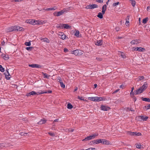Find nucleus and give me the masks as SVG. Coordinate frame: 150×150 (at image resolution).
I'll list each match as a JSON object with an SVG mask.
<instances>
[{
    "mask_svg": "<svg viewBox=\"0 0 150 150\" xmlns=\"http://www.w3.org/2000/svg\"><path fill=\"white\" fill-rule=\"evenodd\" d=\"M101 141H102L101 143L103 144L108 145L110 144L109 141L105 139H101Z\"/></svg>",
    "mask_w": 150,
    "mask_h": 150,
    "instance_id": "obj_10",
    "label": "nucleus"
},
{
    "mask_svg": "<svg viewBox=\"0 0 150 150\" xmlns=\"http://www.w3.org/2000/svg\"><path fill=\"white\" fill-rule=\"evenodd\" d=\"M141 42V41L139 39H136L133 40L131 42V44L132 45H137Z\"/></svg>",
    "mask_w": 150,
    "mask_h": 150,
    "instance_id": "obj_7",
    "label": "nucleus"
},
{
    "mask_svg": "<svg viewBox=\"0 0 150 150\" xmlns=\"http://www.w3.org/2000/svg\"><path fill=\"white\" fill-rule=\"evenodd\" d=\"M135 136H139L142 135L141 133L139 132H135Z\"/></svg>",
    "mask_w": 150,
    "mask_h": 150,
    "instance_id": "obj_51",
    "label": "nucleus"
},
{
    "mask_svg": "<svg viewBox=\"0 0 150 150\" xmlns=\"http://www.w3.org/2000/svg\"><path fill=\"white\" fill-rule=\"evenodd\" d=\"M120 3L119 2L114 3L113 4L112 6L113 7L116 6L117 5H118Z\"/></svg>",
    "mask_w": 150,
    "mask_h": 150,
    "instance_id": "obj_41",
    "label": "nucleus"
},
{
    "mask_svg": "<svg viewBox=\"0 0 150 150\" xmlns=\"http://www.w3.org/2000/svg\"><path fill=\"white\" fill-rule=\"evenodd\" d=\"M71 53L74 54L76 56L81 55L83 54V52L82 51L78 50H75L72 51Z\"/></svg>",
    "mask_w": 150,
    "mask_h": 150,
    "instance_id": "obj_3",
    "label": "nucleus"
},
{
    "mask_svg": "<svg viewBox=\"0 0 150 150\" xmlns=\"http://www.w3.org/2000/svg\"><path fill=\"white\" fill-rule=\"evenodd\" d=\"M0 71L2 72H3L4 71V68H3L1 65H0Z\"/></svg>",
    "mask_w": 150,
    "mask_h": 150,
    "instance_id": "obj_47",
    "label": "nucleus"
},
{
    "mask_svg": "<svg viewBox=\"0 0 150 150\" xmlns=\"http://www.w3.org/2000/svg\"><path fill=\"white\" fill-rule=\"evenodd\" d=\"M46 121L44 118L42 119L38 122V124L39 125H42L45 123Z\"/></svg>",
    "mask_w": 150,
    "mask_h": 150,
    "instance_id": "obj_15",
    "label": "nucleus"
},
{
    "mask_svg": "<svg viewBox=\"0 0 150 150\" xmlns=\"http://www.w3.org/2000/svg\"><path fill=\"white\" fill-rule=\"evenodd\" d=\"M93 139V138L92 136L91 135V136H88L86 137L84 139L82 140V141H88V140L92 139Z\"/></svg>",
    "mask_w": 150,
    "mask_h": 150,
    "instance_id": "obj_16",
    "label": "nucleus"
},
{
    "mask_svg": "<svg viewBox=\"0 0 150 150\" xmlns=\"http://www.w3.org/2000/svg\"><path fill=\"white\" fill-rule=\"evenodd\" d=\"M142 100L143 101L146 102H150V99L148 98H143Z\"/></svg>",
    "mask_w": 150,
    "mask_h": 150,
    "instance_id": "obj_32",
    "label": "nucleus"
},
{
    "mask_svg": "<svg viewBox=\"0 0 150 150\" xmlns=\"http://www.w3.org/2000/svg\"><path fill=\"white\" fill-rule=\"evenodd\" d=\"M65 12H66V10L64 9L60 11L54 12L53 14L54 16H58L62 15Z\"/></svg>",
    "mask_w": 150,
    "mask_h": 150,
    "instance_id": "obj_4",
    "label": "nucleus"
},
{
    "mask_svg": "<svg viewBox=\"0 0 150 150\" xmlns=\"http://www.w3.org/2000/svg\"><path fill=\"white\" fill-rule=\"evenodd\" d=\"M12 2H18L19 0H12Z\"/></svg>",
    "mask_w": 150,
    "mask_h": 150,
    "instance_id": "obj_62",
    "label": "nucleus"
},
{
    "mask_svg": "<svg viewBox=\"0 0 150 150\" xmlns=\"http://www.w3.org/2000/svg\"><path fill=\"white\" fill-rule=\"evenodd\" d=\"M73 108V106L70 103L68 104L67 105V108L69 109H71Z\"/></svg>",
    "mask_w": 150,
    "mask_h": 150,
    "instance_id": "obj_35",
    "label": "nucleus"
},
{
    "mask_svg": "<svg viewBox=\"0 0 150 150\" xmlns=\"http://www.w3.org/2000/svg\"><path fill=\"white\" fill-rule=\"evenodd\" d=\"M88 99L91 101H96V97H89Z\"/></svg>",
    "mask_w": 150,
    "mask_h": 150,
    "instance_id": "obj_22",
    "label": "nucleus"
},
{
    "mask_svg": "<svg viewBox=\"0 0 150 150\" xmlns=\"http://www.w3.org/2000/svg\"><path fill=\"white\" fill-rule=\"evenodd\" d=\"M134 87H132V89H131V92L130 93V94H131L132 93H133V91L134 90Z\"/></svg>",
    "mask_w": 150,
    "mask_h": 150,
    "instance_id": "obj_59",
    "label": "nucleus"
},
{
    "mask_svg": "<svg viewBox=\"0 0 150 150\" xmlns=\"http://www.w3.org/2000/svg\"><path fill=\"white\" fill-rule=\"evenodd\" d=\"M71 28V26H70L68 24H64V28H65L66 29H69V28Z\"/></svg>",
    "mask_w": 150,
    "mask_h": 150,
    "instance_id": "obj_31",
    "label": "nucleus"
},
{
    "mask_svg": "<svg viewBox=\"0 0 150 150\" xmlns=\"http://www.w3.org/2000/svg\"><path fill=\"white\" fill-rule=\"evenodd\" d=\"M138 49H139V47H138L134 48V50L135 51H138Z\"/></svg>",
    "mask_w": 150,
    "mask_h": 150,
    "instance_id": "obj_56",
    "label": "nucleus"
},
{
    "mask_svg": "<svg viewBox=\"0 0 150 150\" xmlns=\"http://www.w3.org/2000/svg\"><path fill=\"white\" fill-rule=\"evenodd\" d=\"M56 9V8H47L46 9V10L47 11L54 10H55Z\"/></svg>",
    "mask_w": 150,
    "mask_h": 150,
    "instance_id": "obj_43",
    "label": "nucleus"
},
{
    "mask_svg": "<svg viewBox=\"0 0 150 150\" xmlns=\"http://www.w3.org/2000/svg\"><path fill=\"white\" fill-rule=\"evenodd\" d=\"M8 145L4 143H2L0 144V148H2L4 147H8Z\"/></svg>",
    "mask_w": 150,
    "mask_h": 150,
    "instance_id": "obj_19",
    "label": "nucleus"
},
{
    "mask_svg": "<svg viewBox=\"0 0 150 150\" xmlns=\"http://www.w3.org/2000/svg\"><path fill=\"white\" fill-rule=\"evenodd\" d=\"M29 66L33 68H40L42 66L40 65L36 64H32L29 65Z\"/></svg>",
    "mask_w": 150,
    "mask_h": 150,
    "instance_id": "obj_9",
    "label": "nucleus"
},
{
    "mask_svg": "<svg viewBox=\"0 0 150 150\" xmlns=\"http://www.w3.org/2000/svg\"><path fill=\"white\" fill-rule=\"evenodd\" d=\"M96 59L98 61H100L102 60V59L99 57H97L96 58Z\"/></svg>",
    "mask_w": 150,
    "mask_h": 150,
    "instance_id": "obj_53",
    "label": "nucleus"
},
{
    "mask_svg": "<svg viewBox=\"0 0 150 150\" xmlns=\"http://www.w3.org/2000/svg\"><path fill=\"white\" fill-rule=\"evenodd\" d=\"M74 35L77 37H79V32L78 30H76Z\"/></svg>",
    "mask_w": 150,
    "mask_h": 150,
    "instance_id": "obj_21",
    "label": "nucleus"
},
{
    "mask_svg": "<svg viewBox=\"0 0 150 150\" xmlns=\"http://www.w3.org/2000/svg\"><path fill=\"white\" fill-rule=\"evenodd\" d=\"M103 14L102 13L99 12L98 14L97 17L100 19H102L103 18Z\"/></svg>",
    "mask_w": 150,
    "mask_h": 150,
    "instance_id": "obj_24",
    "label": "nucleus"
},
{
    "mask_svg": "<svg viewBox=\"0 0 150 150\" xmlns=\"http://www.w3.org/2000/svg\"><path fill=\"white\" fill-rule=\"evenodd\" d=\"M144 79V76H139L136 79L137 80V81H139Z\"/></svg>",
    "mask_w": 150,
    "mask_h": 150,
    "instance_id": "obj_20",
    "label": "nucleus"
},
{
    "mask_svg": "<svg viewBox=\"0 0 150 150\" xmlns=\"http://www.w3.org/2000/svg\"><path fill=\"white\" fill-rule=\"evenodd\" d=\"M18 27L16 26H13L9 27L6 29V31L7 32H11L12 31H18Z\"/></svg>",
    "mask_w": 150,
    "mask_h": 150,
    "instance_id": "obj_2",
    "label": "nucleus"
},
{
    "mask_svg": "<svg viewBox=\"0 0 150 150\" xmlns=\"http://www.w3.org/2000/svg\"><path fill=\"white\" fill-rule=\"evenodd\" d=\"M148 84L146 82H144V84L137 90L134 91V94L137 95L142 93L146 89Z\"/></svg>",
    "mask_w": 150,
    "mask_h": 150,
    "instance_id": "obj_1",
    "label": "nucleus"
},
{
    "mask_svg": "<svg viewBox=\"0 0 150 150\" xmlns=\"http://www.w3.org/2000/svg\"><path fill=\"white\" fill-rule=\"evenodd\" d=\"M46 9L43 8V9H42V10H39L40 11H46Z\"/></svg>",
    "mask_w": 150,
    "mask_h": 150,
    "instance_id": "obj_63",
    "label": "nucleus"
},
{
    "mask_svg": "<svg viewBox=\"0 0 150 150\" xmlns=\"http://www.w3.org/2000/svg\"><path fill=\"white\" fill-rule=\"evenodd\" d=\"M24 29L23 28L21 27H19V31H23Z\"/></svg>",
    "mask_w": 150,
    "mask_h": 150,
    "instance_id": "obj_58",
    "label": "nucleus"
},
{
    "mask_svg": "<svg viewBox=\"0 0 150 150\" xmlns=\"http://www.w3.org/2000/svg\"><path fill=\"white\" fill-rule=\"evenodd\" d=\"M37 95V93L35 91H32L29 93H27L26 96H29L31 95L34 96Z\"/></svg>",
    "mask_w": 150,
    "mask_h": 150,
    "instance_id": "obj_11",
    "label": "nucleus"
},
{
    "mask_svg": "<svg viewBox=\"0 0 150 150\" xmlns=\"http://www.w3.org/2000/svg\"><path fill=\"white\" fill-rule=\"evenodd\" d=\"M2 57L5 60H7L8 59L9 57L7 55H6L5 54H3L2 55Z\"/></svg>",
    "mask_w": 150,
    "mask_h": 150,
    "instance_id": "obj_29",
    "label": "nucleus"
},
{
    "mask_svg": "<svg viewBox=\"0 0 150 150\" xmlns=\"http://www.w3.org/2000/svg\"><path fill=\"white\" fill-rule=\"evenodd\" d=\"M57 34L59 36H60L59 38L63 40H64L66 38V36L63 32H59Z\"/></svg>",
    "mask_w": 150,
    "mask_h": 150,
    "instance_id": "obj_6",
    "label": "nucleus"
},
{
    "mask_svg": "<svg viewBox=\"0 0 150 150\" xmlns=\"http://www.w3.org/2000/svg\"><path fill=\"white\" fill-rule=\"evenodd\" d=\"M142 120H143L144 121H145L147 120V119L148 118V117L147 116H142Z\"/></svg>",
    "mask_w": 150,
    "mask_h": 150,
    "instance_id": "obj_30",
    "label": "nucleus"
},
{
    "mask_svg": "<svg viewBox=\"0 0 150 150\" xmlns=\"http://www.w3.org/2000/svg\"><path fill=\"white\" fill-rule=\"evenodd\" d=\"M43 77L44 78H46L47 79L49 78L50 76L48 75L47 74L43 73Z\"/></svg>",
    "mask_w": 150,
    "mask_h": 150,
    "instance_id": "obj_26",
    "label": "nucleus"
},
{
    "mask_svg": "<svg viewBox=\"0 0 150 150\" xmlns=\"http://www.w3.org/2000/svg\"><path fill=\"white\" fill-rule=\"evenodd\" d=\"M145 51V49L141 47H139L138 51L139 52H144Z\"/></svg>",
    "mask_w": 150,
    "mask_h": 150,
    "instance_id": "obj_34",
    "label": "nucleus"
},
{
    "mask_svg": "<svg viewBox=\"0 0 150 150\" xmlns=\"http://www.w3.org/2000/svg\"><path fill=\"white\" fill-rule=\"evenodd\" d=\"M88 150H95V148H94L90 147L88 148Z\"/></svg>",
    "mask_w": 150,
    "mask_h": 150,
    "instance_id": "obj_57",
    "label": "nucleus"
},
{
    "mask_svg": "<svg viewBox=\"0 0 150 150\" xmlns=\"http://www.w3.org/2000/svg\"><path fill=\"white\" fill-rule=\"evenodd\" d=\"M101 108L102 110L104 111H107L108 110L110 109V108L106 105H102L101 106Z\"/></svg>",
    "mask_w": 150,
    "mask_h": 150,
    "instance_id": "obj_8",
    "label": "nucleus"
},
{
    "mask_svg": "<svg viewBox=\"0 0 150 150\" xmlns=\"http://www.w3.org/2000/svg\"><path fill=\"white\" fill-rule=\"evenodd\" d=\"M150 7L149 6H148L147 7V11H149L150 9Z\"/></svg>",
    "mask_w": 150,
    "mask_h": 150,
    "instance_id": "obj_64",
    "label": "nucleus"
},
{
    "mask_svg": "<svg viewBox=\"0 0 150 150\" xmlns=\"http://www.w3.org/2000/svg\"><path fill=\"white\" fill-rule=\"evenodd\" d=\"M102 40H98L95 42V45L98 46H100L102 45Z\"/></svg>",
    "mask_w": 150,
    "mask_h": 150,
    "instance_id": "obj_18",
    "label": "nucleus"
},
{
    "mask_svg": "<svg viewBox=\"0 0 150 150\" xmlns=\"http://www.w3.org/2000/svg\"><path fill=\"white\" fill-rule=\"evenodd\" d=\"M68 50L67 48H65L64 49V51L65 52H68Z\"/></svg>",
    "mask_w": 150,
    "mask_h": 150,
    "instance_id": "obj_61",
    "label": "nucleus"
},
{
    "mask_svg": "<svg viewBox=\"0 0 150 150\" xmlns=\"http://www.w3.org/2000/svg\"><path fill=\"white\" fill-rule=\"evenodd\" d=\"M136 147L138 149H141L142 146L140 144H136Z\"/></svg>",
    "mask_w": 150,
    "mask_h": 150,
    "instance_id": "obj_39",
    "label": "nucleus"
},
{
    "mask_svg": "<svg viewBox=\"0 0 150 150\" xmlns=\"http://www.w3.org/2000/svg\"><path fill=\"white\" fill-rule=\"evenodd\" d=\"M129 21H126L125 24L127 26L129 25Z\"/></svg>",
    "mask_w": 150,
    "mask_h": 150,
    "instance_id": "obj_54",
    "label": "nucleus"
},
{
    "mask_svg": "<svg viewBox=\"0 0 150 150\" xmlns=\"http://www.w3.org/2000/svg\"><path fill=\"white\" fill-rule=\"evenodd\" d=\"M25 45L27 46H30L31 45L30 42H26L25 43Z\"/></svg>",
    "mask_w": 150,
    "mask_h": 150,
    "instance_id": "obj_46",
    "label": "nucleus"
},
{
    "mask_svg": "<svg viewBox=\"0 0 150 150\" xmlns=\"http://www.w3.org/2000/svg\"><path fill=\"white\" fill-rule=\"evenodd\" d=\"M78 98L81 100H84V99L82 97H80V96H78Z\"/></svg>",
    "mask_w": 150,
    "mask_h": 150,
    "instance_id": "obj_52",
    "label": "nucleus"
},
{
    "mask_svg": "<svg viewBox=\"0 0 150 150\" xmlns=\"http://www.w3.org/2000/svg\"><path fill=\"white\" fill-rule=\"evenodd\" d=\"M4 74H5L6 79L8 80H9L10 79L11 75L8 72V71H6L5 73Z\"/></svg>",
    "mask_w": 150,
    "mask_h": 150,
    "instance_id": "obj_14",
    "label": "nucleus"
},
{
    "mask_svg": "<svg viewBox=\"0 0 150 150\" xmlns=\"http://www.w3.org/2000/svg\"><path fill=\"white\" fill-rule=\"evenodd\" d=\"M119 54L123 58H125L126 57V55L123 52H120Z\"/></svg>",
    "mask_w": 150,
    "mask_h": 150,
    "instance_id": "obj_25",
    "label": "nucleus"
},
{
    "mask_svg": "<svg viewBox=\"0 0 150 150\" xmlns=\"http://www.w3.org/2000/svg\"><path fill=\"white\" fill-rule=\"evenodd\" d=\"M142 116H138L136 117V119L138 121H142Z\"/></svg>",
    "mask_w": 150,
    "mask_h": 150,
    "instance_id": "obj_36",
    "label": "nucleus"
},
{
    "mask_svg": "<svg viewBox=\"0 0 150 150\" xmlns=\"http://www.w3.org/2000/svg\"><path fill=\"white\" fill-rule=\"evenodd\" d=\"M148 18H146L144 19L142 21V23L144 24H145L147 23V21L148 20Z\"/></svg>",
    "mask_w": 150,
    "mask_h": 150,
    "instance_id": "obj_38",
    "label": "nucleus"
},
{
    "mask_svg": "<svg viewBox=\"0 0 150 150\" xmlns=\"http://www.w3.org/2000/svg\"><path fill=\"white\" fill-rule=\"evenodd\" d=\"M96 101L97 102H99L105 100V99L104 97L96 96Z\"/></svg>",
    "mask_w": 150,
    "mask_h": 150,
    "instance_id": "obj_13",
    "label": "nucleus"
},
{
    "mask_svg": "<svg viewBox=\"0 0 150 150\" xmlns=\"http://www.w3.org/2000/svg\"><path fill=\"white\" fill-rule=\"evenodd\" d=\"M96 1L99 3H102L103 2V1L102 0H97Z\"/></svg>",
    "mask_w": 150,
    "mask_h": 150,
    "instance_id": "obj_55",
    "label": "nucleus"
},
{
    "mask_svg": "<svg viewBox=\"0 0 150 150\" xmlns=\"http://www.w3.org/2000/svg\"><path fill=\"white\" fill-rule=\"evenodd\" d=\"M37 93V95H39L40 94H42L44 93H46L47 92H45L42 91L40 90Z\"/></svg>",
    "mask_w": 150,
    "mask_h": 150,
    "instance_id": "obj_33",
    "label": "nucleus"
},
{
    "mask_svg": "<svg viewBox=\"0 0 150 150\" xmlns=\"http://www.w3.org/2000/svg\"><path fill=\"white\" fill-rule=\"evenodd\" d=\"M23 134L25 136H29V134L27 133H24V134Z\"/></svg>",
    "mask_w": 150,
    "mask_h": 150,
    "instance_id": "obj_60",
    "label": "nucleus"
},
{
    "mask_svg": "<svg viewBox=\"0 0 150 150\" xmlns=\"http://www.w3.org/2000/svg\"><path fill=\"white\" fill-rule=\"evenodd\" d=\"M98 7V6L96 4H90L87 6L85 8L87 9H92L94 8H96Z\"/></svg>",
    "mask_w": 150,
    "mask_h": 150,
    "instance_id": "obj_5",
    "label": "nucleus"
},
{
    "mask_svg": "<svg viewBox=\"0 0 150 150\" xmlns=\"http://www.w3.org/2000/svg\"><path fill=\"white\" fill-rule=\"evenodd\" d=\"M26 22L28 23H29L33 25V20H27L26 21Z\"/></svg>",
    "mask_w": 150,
    "mask_h": 150,
    "instance_id": "obj_37",
    "label": "nucleus"
},
{
    "mask_svg": "<svg viewBox=\"0 0 150 150\" xmlns=\"http://www.w3.org/2000/svg\"><path fill=\"white\" fill-rule=\"evenodd\" d=\"M98 135V133H95L91 135L93 138H94L96 137Z\"/></svg>",
    "mask_w": 150,
    "mask_h": 150,
    "instance_id": "obj_44",
    "label": "nucleus"
},
{
    "mask_svg": "<svg viewBox=\"0 0 150 150\" xmlns=\"http://www.w3.org/2000/svg\"><path fill=\"white\" fill-rule=\"evenodd\" d=\"M64 26V24L61 23L59 24V28L60 29H63Z\"/></svg>",
    "mask_w": 150,
    "mask_h": 150,
    "instance_id": "obj_40",
    "label": "nucleus"
},
{
    "mask_svg": "<svg viewBox=\"0 0 150 150\" xmlns=\"http://www.w3.org/2000/svg\"><path fill=\"white\" fill-rule=\"evenodd\" d=\"M60 85L61 87L63 88H65V85L64 84L63 82L60 83Z\"/></svg>",
    "mask_w": 150,
    "mask_h": 150,
    "instance_id": "obj_49",
    "label": "nucleus"
},
{
    "mask_svg": "<svg viewBox=\"0 0 150 150\" xmlns=\"http://www.w3.org/2000/svg\"><path fill=\"white\" fill-rule=\"evenodd\" d=\"M127 133L131 136H135V132L128 131Z\"/></svg>",
    "mask_w": 150,
    "mask_h": 150,
    "instance_id": "obj_23",
    "label": "nucleus"
},
{
    "mask_svg": "<svg viewBox=\"0 0 150 150\" xmlns=\"http://www.w3.org/2000/svg\"><path fill=\"white\" fill-rule=\"evenodd\" d=\"M43 42H46L49 43L50 42V40L47 38H43L41 39Z\"/></svg>",
    "mask_w": 150,
    "mask_h": 150,
    "instance_id": "obj_27",
    "label": "nucleus"
},
{
    "mask_svg": "<svg viewBox=\"0 0 150 150\" xmlns=\"http://www.w3.org/2000/svg\"><path fill=\"white\" fill-rule=\"evenodd\" d=\"M48 134L52 137H54L55 136L54 133L52 132H49L48 133Z\"/></svg>",
    "mask_w": 150,
    "mask_h": 150,
    "instance_id": "obj_45",
    "label": "nucleus"
},
{
    "mask_svg": "<svg viewBox=\"0 0 150 150\" xmlns=\"http://www.w3.org/2000/svg\"><path fill=\"white\" fill-rule=\"evenodd\" d=\"M101 142H102L101 139L95 140L92 141L93 144H98L101 143Z\"/></svg>",
    "mask_w": 150,
    "mask_h": 150,
    "instance_id": "obj_12",
    "label": "nucleus"
},
{
    "mask_svg": "<svg viewBox=\"0 0 150 150\" xmlns=\"http://www.w3.org/2000/svg\"><path fill=\"white\" fill-rule=\"evenodd\" d=\"M146 110H148L150 108V104L145 106Z\"/></svg>",
    "mask_w": 150,
    "mask_h": 150,
    "instance_id": "obj_48",
    "label": "nucleus"
},
{
    "mask_svg": "<svg viewBox=\"0 0 150 150\" xmlns=\"http://www.w3.org/2000/svg\"><path fill=\"white\" fill-rule=\"evenodd\" d=\"M39 21H36L35 20H33V25H35L39 24Z\"/></svg>",
    "mask_w": 150,
    "mask_h": 150,
    "instance_id": "obj_28",
    "label": "nucleus"
},
{
    "mask_svg": "<svg viewBox=\"0 0 150 150\" xmlns=\"http://www.w3.org/2000/svg\"><path fill=\"white\" fill-rule=\"evenodd\" d=\"M106 5L105 4L102 7V12L103 14H104L105 13L106 9Z\"/></svg>",
    "mask_w": 150,
    "mask_h": 150,
    "instance_id": "obj_17",
    "label": "nucleus"
},
{
    "mask_svg": "<svg viewBox=\"0 0 150 150\" xmlns=\"http://www.w3.org/2000/svg\"><path fill=\"white\" fill-rule=\"evenodd\" d=\"M33 48V47H27L26 48V49L28 51H30L32 50Z\"/></svg>",
    "mask_w": 150,
    "mask_h": 150,
    "instance_id": "obj_50",
    "label": "nucleus"
},
{
    "mask_svg": "<svg viewBox=\"0 0 150 150\" xmlns=\"http://www.w3.org/2000/svg\"><path fill=\"white\" fill-rule=\"evenodd\" d=\"M57 81L58 82H59L60 83L62 82H63V81L62 80L61 78L60 77H58L57 78Z\"/></svg>",
    "mask_w": 150,
    "mask_h": 150,
    "instance_id": "obj_42",
    "label": "nucleus"
}]
</instances>
